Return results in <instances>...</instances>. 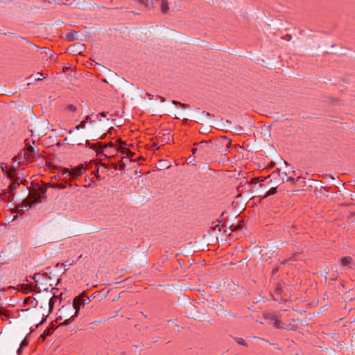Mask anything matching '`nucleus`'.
I'll list each match as a JSON object with an SVG mask.
<instances>
[{
    "label": "nucleus",
    "instance_id": "0eeeda50",
    "mask_svg": "<svg viewBox=\"0 0 355 355\" xmlns=\"http://www.w3.org/2000/svg\"><path fill=\"white\" fill-rule=\"evenodd\" d=\"M46 189L44 187H39L35 190L34 195V202H41L42 198H46Z\"/></svg>",
    "mask_w": 355,
    "mask_h": 355
},
{
    "label": "nucleus",
    "instance_id": "7ed1b4c3",
    "mask_svg": "<svg viewBox=\"0 0 355 355\" xmlns=\"http://www.w3.org/2000/svg\"><path fill=\"white\" fill-rule=\"evenodd\" d=\"M139 2L144 4L146 7L154 8L156 3L159 4L162 13L167 14L170 10L168 1L167 0H138Z\"/></svg>",
    "mask_w": 355,
    "mask_h": 355
},
{
    "label": "nucleus",
    "instance_id": "20e7f679",
    "mask_svg": "<svg viewBox=\"0 0 355 355\" xmlns=\"http://www.w3.org/2000/svg\"><path fill=\"white\" fill-rule=\"evenodd\" d=\"M90 302V299L89 297L85 298L84 293L76 296L72 302L71 306L74 307V314L73 316H78L79 311L82 306H84L85 304H88Z\"/></svg>",
    "mask_w": 355,
    "mask_h": 355
},
{
    "label": "nucleus",
    "instance_id": "423d86ee",
    "mask_svg": "<svg viewBox=\"0 0 355 355\" xmlns=\"http://www.w3.org/2000/svg\"><path fill=\"white\" fill-rule=\"evenodd\" d=\"M37 154L38 150H36L31 146H29L28 147L26 148L24 155L25 159L31 162H33L34 159H36Z\"/></svg>",
    "mask_w": 355,
    "mask_h": 355
},
{
    "label": "nucleus",
    "instance_id": "c85d7f7f",
    "mask_svg": "<svg viewBox=\"0 0 355 355\" xmlns=\"http://www.w3.org/2000/svg\"><path fill=\"white\" fill-rule=\"evenodd\" d=\"M198 151L199 152L198 146H197V147H195L192 149V154L195 155Z\"/></svg>",
    "mask_w": 355,
    "mask_h": 355
},
{
    "label": "nucleus",
    "instance_id": "473e14b6",
    "mask_svg": "<svg viewBox=\"0 0 355 355\" xmlns=\"http://www.w3.org/2000/svg\"><path fill=\"white\" fill-rule=\"evenodd\" d=\"M37 74L40 75V76H38V77L36 78L37 80H42V78H45V76H44L42 73H38Z\"/></svg>",
    "mask_w": 355,
    "mask_h": 355
},
{
    "label": "nucleus",
    "instance_id": "f257e3e1",
    "mask_svg": "<svg viewBox=\"0 0 355 355\" xmlns=\"http://www.w3.org/2000/svg\"><path fill=\"white\" fill-rule=\"evenodd\" d=\"M74 311V307L71 306V305L67 306H63L59 311V319L60 320H63L62 322H60L59 326L69 325L70 323H71L74 318L77 317L73 316ZM57 320H58V318Z\"/></svg>",
    "mask_w": 355,
    "mask_h": 355
},
{
    "label": "nucleus",
    "instance_id": "a19ab883",
    "mask_svg": "<svg viewBox=\"0 0 355 355\" xmlns=\"http://www.w3.org/2000/svg\"><path fill=\"white\" fill-rule=\"evenodd\" d=\"M228 313H229V315H232V316H234V314H233V313H230V312H229Z\"/></svg>",
    "mask_w": 355,
    "mask_h": 355
},
{
    "label": "nucleus",
    "instance_id": "2f4dec72",
    "mask_svg": "<svg viewBox=\"0 0 355 355\" xmlns=\"http://www.w3.org/2000/svg\"><path fill=\"white\" fill-rule=\"evenodd\" d=\"M122 153H125L126 155H128L129 153H131V152L128 149L125 148L123 150H121Z\"/></svg>",
    "mask_w": 355,
    "mask_h": 355
},
{
    "label": "nucleus",
    "instance_id": "b1692460",
    "mask_svg": "<svg viewBox=\"0 0 355 355\" xmlns=\"http://www.w3.org/2000/svg\"><path fill=\"white\" fill-rule=\"evenodd\" d=\"M40 277H42V275L40 273H37L32 277V279H33L34 282H37Z\"/></svg>",
    "mask_w": 355,
    "mask_h": 355
},
{
    "label": "nucleus",
    "instance_id": "4468645a",
    "mask_svg": "<svg viewBox=\"0 0 355 355\" xmlns=\"http://www.w3.org/2000/svg\"><path fill=\"white\" fill-rule=\"evenodd\" d=\"M77 38V33L76 31H71L66 34V40L68 41H72Z\"/></svg>",
    "mask_w": 355,
    "mask_h": 355
},
{
    "label": "nucleus",
    "instance_id": "393cba45",
    "mask_svg": "<svg viewBox=\"0 0 355 355\" xmlns=\"http://www.w3.org/2000/svg\"><path fill=\"white\" fill-rule=\"evenodd\" d=\"M187 161H188V164H191L193 165L195 164V159L192 157H189Z\"/></svg>",
    "mask_w": 355,
    "mask_h": 355
},
{
    "label": "nucleus",
    "instance_id": "58836bf2",
    "mask_svg": "<svg viewBox=\"0 0 355 355\" xmlns=\"http://www.w3.org/2000/svg\"><path fill=\"white\" fill-rule=\"evenodd\" d=\"M278 270V268H274L272 271V274L274 275L275 272H277V271Z\"/></svg>",
    "mask_w": 355,
    "mask_h": 355
},
{
    "label": "nucleus",
    "instance_id": "1a4fd4ad",
    "mask_svg": "<svg viewBox=\"0 0 355 355\" xmlns=\"http://www.w3.org/2000/svg\"><path fill=\"white\" fill-rule=\"evenodd\" d=\"M69 49L73 53L80 54L85 50V46L83 44L76 43L71 45Z\"/></svg>",
    "mask_w": 355,
    "mask_h": 355
},
{
    "label": "nucleus",
    "instance_id": "cd10ccee",
    "mask_svg": "<svg viewBox=\"0 0 355 355\" xmlns=\"http://www.w3.org/2000/svg\"><path fill=\"white\" fill-rule=\"evenodd\" d=\"M92 175L94 177H98V168H97L96 171H92Z\"/></svg>",
    "mask_w": 355,
    "mask_h": 355
},
{
    "label": "nucleus",
    "instance_id": "a878e982",
    "mask_svg": "<svg viewBox=\"0 0 355 355\" xmlns=\"http://www.w3.org/2000/svg\"><path fill=\"white\" fill-rule=\"evenodd\" d=\"M277 175H281L278 172L274 171L271 173V175L269 176V178H271V177L275 178Z\"/></svg>",
    "mask_w": 355,
    "mask_h": 355
},
{
    "label": "nucleus",
    "instance_id": "72a5a7b5",
    "mask_svg": "<svg viewBox=\"0 0 355 355\" xmlns=\"http://www.w3.org/2000/svg\"><path fill=\"white\" fill-rule=\"evenodd\" d=\"M22 352V348L19 346V347L17 350V355H20Z\"/></svg>",
    "mask_w": 355,
    "mask_h": 355
},
{
    "label": "nucleus",
    "instance_id": "c756f323",
    "mask_svg": "<svg viewBox=\"0 0 355 355\" xmlns=\"http://www.w3.org/2000/svg\"><path fill=\"white\" fill-rule=\"evenodd\" d=\"M282 182H284L285 178H286V179H287L288 177L286 173H282Z\"/></svg>",
    "mask_w": 355,
    "mask_h": 355
},
{
    "label": "nucleus",
    "instance_id": "39448f33",
    "mask_svg": "<svg viewBox=\"0 0 355 355\" xmlns=\"http://www.w3.org/2000/svg\"><path fill=\"white\" fill-rule=\"evenodd\" d=\"M194 145H196L195 144ZM198 146L199 152L201 153L202 155L205 154H208L211 153V148L213 146V141L207 140V141H202L197 144Z\"/></svg>",
    "mask_w": 355,
    "mask_h": 355
},
{
    "label": "nucleus",
    "instance_id": "f704fd0d",
    "mask_svg": "<svg viewBox=\"0 0 355 355\" xmlns=\"http://www.w3.org/2000/svg\"><path fill=\"white\" fill-rule=\"evenodd\" d=\"M107 112H101V113L99 114V115H100L101 116H102V117H106V116H107Z\"/></svg>",
    "mask_w": 355,
    "mask_h": 355
},
{
    "label": "nucleus",
    "instance_id": "2eb2a0df",
    "mask_svg": "<svg viewBox=\"0 0 355 355\" xmlns=\"http://www.w3.org/2000/svg\"><path fill=\"white\" fill-rule=\"evenodd\" d=\"M60 173H62V175H66L64 178H66L67 176H69V177H71L73 178V172H72V168L71 169H69V168H63L60 170Z\"/></svg>",
    "mask_w": 355,
    "mask_h": 355
},
{
    "label": "nucleus",
    "instance_id": "79ce46f5",
    "mask_svg": "<svg viewBox=\"0 0 355 355\" xmlns=\"http://www.w3.org/2000/svg\"><path fill=\"white\" fill-rule=\"evenodd\" d=\"M44 1L50 2V0H44Z\"/></svg>",
    "mask_w": 355,
    "mask_h": 355
},
{
    "label": "nucleus",
    "instance_id": "ddd939ff",
    "mask_svg": "<svg viewBox=\"0 0 355 355\" xmlns=\"http://www.w3.org/2000/svg\"><path fill=\"white\" fill-rule=\"evenodd\" d=\"M286 181L291 182L293 184H296L297 183H304V178L302 177H297L296 179L293 178L292 176H289L287 178Z\"/></svg>",
    "mask_w": 355,
    "mask_h": 355
},
{
    "label": "nucleus",
    "instance_id": "9d476101",
    "mask_svg": "<svg viewBox=\"0 0 355 355\" xmlns=\"http://www.w3.org/2000/svg\"><path fill=\"white\" fill-rule=\"evenodd\" d=\"M73 172V178H78L81 176L83 173H85V168L83 165L78 166L75 168H72Z\"/></svg>",
    "mask_w": 355,
    "mask_h": 355
},
{
    "label": "nucleus",
    "instance_id": "9b49d317",
    "mask_svg": "<svg viewBox=\"0 0 355 355\" xmlns=\"http://www.w3.org/2000/svg\"><path fill=\"white\" fill-rule=\"evenodd\" d=\"M272 320H274V326H275V328H277V329H290V328L288 327H284L282 322L280 320H279L276 315L273 316V319Z\"/></svg>",
    "mask_w": 355,
    "mask_h": 355
},
{
    "label": "nucleus",
    "instance_id": "6ab92c4d",
    "mask_svg": "<svg viewBox=\"0 0 355 355\" xmlns=\"http://www.w3.org/2000/svg\"><path fill=\"white\" fill-rule=\"evenodd\" d=\"M86 126V121H82L78 125H76L75 128H73V130L70 131V133H71L74 130H78L80 129L85 128Z\"/></svg>",
    "mask_w": 355,
    "mask_h": 355
},
{
    "label": "nucleus",
    "instance_id": "4c0bfd02",
    "mask_svg": "<svg viewBox=\"0 0 355 355\" xmlns=\"http://www.w3.org/2000/svg\"><path fill=\"white\" fill-rule=\"evenodd\" d=\"M58 188H60V189H64V188H65V186H64V184H60L58 186Z\"/></svg>",
    "mask_w": 355,
    "mask_h": 355
},
{
    "label": "nucleus",
    "instance_id": "f3484780",
    "mask_svg": "<svg viewBox=\"0 0 355 355\" xmlns=\"http://www.w3.org/2000/svg\"><path fill=\"white\" fill-rule=\"evenodd\" d=\"M233 339L236 341V343L239 345H241V346H244V347H248V344H247L246 341L243 338H238V337H233Z\"/></svg>",
    "mask_w": 355,
    "mask_h": 355
},
{
    "label": "nucleus",
    "instance_id": "dca6fc26",
    "mask_svg": "<svg viewBox=\"0 0 355 355\" xmlns=\"http://www.w3.org/2000/svg\"><path fill=\"white\" fill-rule=\"evenodd\" d=\"M244 225L243 224H240V225H234V224H232L228 228L230 231V234L232 232H234V231H236V230H241L243 229V226Z\"/></svg>",
    "mask_w": 355,
    "mask_h": 355
},
{
    "label": "nucleus",
    "instance_id": "f03ea898",
    "mask_svg": "<svg viewBox=\"0 0 355 355\" xmlns=\"http://www.w3.org/2000/svg\"><path fill=\"white\" fill-rule=\"evenodd\" d=\"M232 140L225 136H222L213 141L216 151L220 155H225L231 148Z\"/></svg>",
    "mask_w": 355,
    "mask_h": 355
},
{
    "label": "nucleus",
    "instance_id": "e433bc0d",
    "mask_svg": "<svg viewBox=\"0 0 355 355\" xmlns=\"http://www.w3.org/2000/svg\"><path fill=\"white\" fill-rule=\"evenodd\" d=\"M286 39H287L288 40H291V38H292V36H291V35H286Z\"/></svg>",
    "mask_w": 355,
    "mask_h": 355
},
{
    "label": "nucleus",
    "instance_id": "6e6552de",
    "mask_svg": "<svg viewBox=\"0 0 355 355\" xmlns=\"http://www.w3.org/2000/svg\"><path fill=\"white\" fill-rule=\"evenodd\" d=\"M340 265L343 268H354L353 259L351 257H344L340 259Z\"/></svg>",
    "mask_w": 355,
    "mask_h": 355
},
{
    "label": "nucleus",
    "instance_id": "a211bd4d",
    "mask_svg": "<svg viewBox=\"0 0 355 355\" xmlns=\"http://www.w3.org/2000/svg\"><path fill=\"white\" fill-rule=\"evenodd\" d=\"M0 167L1 168L2 171L7 175L10 176L11 175V169H8V166L6 164L1 163Z\"/></svg>",
    "mask_w": 355,
    "mask_h": 355
},
{
    "label": "nucleus",
    "instance_id": "aec40b11",
    "mask_svg": "<svg viewBox=\"0 0 355 355\" xmlns=\"http://www.w3.org/2000/svg\"><path fill=\"white\" fill-rule=\"evenodd\" d=\"M276 192H277V187H272L267 191L266 196H269L273 195V194L276 193Z\"/></svg>",
    "mask_w": 355,
    "mask_h": 355
},
{
    "label": "nucleus",
    "instance_id": "ea45409f",
    "mask_svg": "<svg viewBox=\"0 0 355 355\" xmlns=\"http://www.w3.org/2000/svg\"><path fill=\"white\" fill-rule=\"evenodd\" d=\"M224 228H227V225H225L224 226ZM224 231H225V232H227V229H225V230H224Z\"/></svg>",
    "mask_w": 355,
    "mask_h": 355
},
{
    "label": "nucleus",
    "instance_id": "bb28decb",
    "mask_svg": "<svg viewBox=\"0 0 355 355\" xmlns=\"http://www.w3.org/2000/svg\"><path fill=\"white\" fill-rule=\"evenodd\" d=\"M53 304H54L53 300V299H50L49 303V308L50 309H53Z\"/></svg>",
    "mask_w": 355,
    "mask_h": 355
},
{
    "label": "nucleus",
    "instance_id": "4be33fe9",
    "mask_svg": "<svg viewBox=\"0 0 355 355\" xmlns=\"http://www.w3.org/2000/svg\"><path fill=\"white\" fill-rule=\"evenodd\" d=\"M159 138H162L161 142L164 144H167L170 140V137L168 135L167 137H165V135H163L162 137H159Z\"/></svg>",
    "mask_w": 355,
    "mask_h": 355
},
{
    "label": "nucleus",
    "instance_id": "f8f14e48",
    "mask_svg": "<svg viewBox=\"0 0 355 355\" xmlns=\"http://www.w3.org/2000/svg\"><path fill=\"white\" fill-rule=\"evenodd\" d=\"M34 202L32 203H30L28 200H26L24 202H23L21 205H20L18 208L20 211H25L28 210L31 208L32 205H33Z\"/></svg>",
    "mask_w": 355,
    "mask_h": 355
},
{
    "label": "nucleus",
    "instance_id": "c9c22d12",
    "mask_svg": "<svg viewBox=\"0 0 355 355\" xmlns=\"http://www.w3.org/2000/svg\"><path fill=\"white\" fill-rule=\"evenodd\" d=\"M90 120H91L90 116L87 115L84 121H85L87 123L88 121H90Z\"/></svg>",
    "mask_w": 355,
    "mask_h": 355
},
{
    "label": "nucleus",
    "instance_id": "412c9836",
    "mask_svg": "<svg viewBox=\"0 0 355 355\" xmlns=\"http://www.w3.org/2000/svg\"><path fill=\"white\" fill-rule=\"evenodd\" d=\"M28 343H29V341L27 338V336H26L20 344L21 348H23L24 347L27 346L28 345Z\"/></svg>",
    "mask_w": 355,
    "mask_h": 355
},
{
    "label": "nucleus",
    "instance_id": "5701e85b",
    "mask_svg": "<svg viewBox=\"0 0 355 355\" xmlns=\"http://www.w3.org/2000/svg\"><path fill=\"white\" fill-rule=\"evenodd\" d=\"M67 110L69 112H75L77 110V107L73 105H69L67 106Z\"/></svg>",
    "mask_w": 355,
    "mask_h": 355
},
{
    "label": "nucleus",
    "instance_id": "7c9ffc66",
    "mask_svg": "<svg viewBox=\"0 0 355 355\" xmlns=\"http://www.w3.org/2000/svg\"><path fill=\"white\" fill-rule=\"evenodd\" d=\"M113 147H114V146L112 143L108 144L107 145L105 146L104 150H105L107 148H113Z\"/></svg>",
    "mask_w": 355,
    "mask_h": 355
}]
</instances>
